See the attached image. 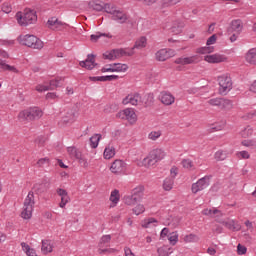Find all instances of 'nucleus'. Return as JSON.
Returning a JSON list of instances; mask_svg holds the SVG:
<instances>
[{"instance_id":"1","label":"nucleus","mask_w":256,"mask_h":256,"mask_svg":"<svg viewBox=\"0 0 256 256\" xmlns=\"http://www.w3.org/2000/svg\"><path fill=\"white\" fill-rule=\"evenodd\" d=\"M16 21L21 27L33 25V23H37V12L33 9L26 8L23 12L16 13Z\"/></svg>"},{"instance_id":"2","label":"nucleus","mask_w":256,"mask_h":256,"mask_svg":"<svg viewBox=\"0 0 256 256\" xmlns=\"http://www.w3.org/2000/svg\"><path fill=\"white\" fill-rule=\"evenodd\" d=\"M18 41L20 45H24L25 47H30V49L41 50L45 45L43 41H41V39L31 34L20 35L18 37Z\"/></svg>"},{"instance_id":"3","label":"nucleus","mask_w":256,"mask_h":256,"mask_svg":"<svg viewBox=\"0 0 256 256\" xmlns=\"http://www.w3.org/2000/svg\"><path fill=\"white\" fill-rule=\"evenodd\" d=\"M144 191L145 187L143 186H137L136 188L132 189L130 195H125L123 197L125 205L133 207V205H137V203H140V201L143 200Z\"/></svg>"},{"instance_id":"4","label":"nucleus","mask_w":256,"mask_h":256,"mask_svg":"<svg viewBox=\"0 0 256 256\" xmlns=\"http://www.w3.org/2000/svg\"><path fill=\"white\" fill-rule=\"evenodd\" d=\"M33 207H35V194L33 192H29L24 200L21 212L22 219H31V217H33Z\"/></svg>"},{"instance_id":"5","label":"nucleus","mask_w":256,"mask_h":256,"mask_svg":"<svg viewBox=\"0 0 256 256\" xmlns=\"http://www.w3.org/2000/svg\"><path fill=\"white\" fill-rule=\"evenodd\" d=\"M41 117H43V111L38 107L23 110L18 114L20 121H35L36 119H41Z\"/></svg>"},{"instance_id":"6","label":"nucleus","mask_w":256,"mask_h":256,"mask_svg":"<svg viewBox=\"0 0 256 256\" xmlns=\"http://www.w3.org/2000/svg\"><path fill=\"white\" fill-rule=\"evenodd\" d=\"M162 159H165V151L157 148L152 150L148 157L144 159V164L146 167H153V165L159 163V161H162Z\"/></svg>"},{"instance_id":"7","label":"nucleus","mask_w":256,"mask_h":256,"mask_svg":"<svg viewBox=\"0 0 256 256\" xmlns=\"http://www.w3.org/2000/svg\"><path fill=\"white\" fill-rule=\"evenodd\" d=\"M220 95H227L233 89V81L229 76L218 77Z\"/></svg>"},{"instance_id":"8","label":"nucleus","mask_w":256,"mask_h":256,"mask_svg":"<svg viewBox=\"0 0 256 256\" xmlns=\"http://www.w3.org/2000/svg\"><path fill=\"white\" fill-rule=\"evenodd\" d=\"M211 177V175H206L200 178L196 183H193L191 187L192 193L197 194L199 193V191L207 189L208 186L210 185Z\"/></svg>"},{"instance_id":"9","label":"nucleus","mask_w":256,"mask_h":256,"mask_svg":"<svg viewBox=\"0 0 256 256\" xmlns=\"http://www.w3.org/2000/svg\"><path fill=\"white\" fill-rule=\"evenodd\" d=\"M208 103L212 107H219L220 109H232L233 108V102L229 99L225 98H212L208 100Z\"/></svg>"},{"instance_id":"10","label":"nucleus","mask_w":256,"mask_h":256,"mask_svg":"<svg viewBox=\"0 0 256 256\" xmlns=\"http://www.w3.org/2000/svg\"><path fill=\"white\" fill-rule=\"evenodd\" d=\"M217 43V35L213 34L210 36L206 42L205 47H201L197 49V53L200 55H207L208 53H213L215 51V47L210 46V45H215Z\"/></svg>"},{"instance_id":"11","label":"nucleus","mask_w":256,"mask_h":256,"mask_svg":"<svg viewBox=\"0 0 256 256\" xmlns=\"http://www.w3.org/2000/svg\"><path fill=\"white\" fill-rule=\"evenodd\" d=\"M47 25L49 29H52V31H63V29H67L68 25L65 22H62L57 17H51L47 21Z\"/></svg>"},{"instance_id":"12","label":"nucleus","mask_w":256,"mask_h":256,"mask_svg":"<svg viewBox=\"0 0 256 256\" xmlns=\"http://www.w3.org/2000/svg\"><path fill=\"white\" fill-rule=\"evenodd\" d=\"M123 105H134L137 107V105H141L143 103V100L141 99V94L139 93H132L128 94L123 100Z\"/></svg>"},{"instance_id":"13","label":"nucleus","mask_w":256,"mask_h":256,"mask_svg":"<svg viewBox=\"0 0 256 256\" xmlns=\"http://www.w3.org/2000/svg\"><path fill=\"white\" fill-rule=\"evenodd\" d=\"M110 171L114 175H121V173L127 171V163L123 160H115L110 167Z\"/></svg>"},{"instance_id":"14","label":"nucleus","mask_w":256,"mask_h":256,"mask_svg":"<svg viewBox=\"0 0 256 256\" xmlns=\"http://www.w3.org/2000/svg\"><path fill=\"white\" fill-rule=\"evenodd\" d=\"M174 63L176 65H195V63H199V56H190V57H180L176 58Z\"/></svg>"},{"instance_id":"15","label":"nucleus","mask_w":256,"mask_h":256,"mask_svg":"<svg viewBox=\"0 0 256 256\" xmlns=\"http://www.w3.org/2000/svg\"><path fill=\"white\" fill-rule=\"evenodd\" d=\"M79 65L84 69H88V71L95 69V67H97V63H95V55L88 54L86 60L80 61Z\"/></svg>"},{"instance_id":"16","label":"nucleus","mask_w":256,"mask_h":256,"mask_svg":"<svg viewBox=\"0 0 256 256\" xmlns=\"http://www.w3.org/2000/svg\"><path fill=\"white\" fill-rule=\"evenodd\" d=\"M241 31H243V21L241 19L232 20L228 27V33H237V35H240Z\"/></svg>"},{"instance_id":"17","label":"nucleus","mask_w":256,"mask_h":256,"mask_svg":"<svg viewBox=\"0 0 256 256\" xmlns=\"http://www.w3.org/2000/svg\"><path fill=\"white\" fill-rule=\"evenodd\" d=\"M159 100L163 105H173L175 103V96L171 92L162 91L159 95Z\"/></svg>"},{"instance_id":"18","label":"nucleus","mask_w":256,"mask_h":256,"mask_svg":"<svg viewBox=\"0 0 256 256\" xmlns=\"http://www.w3.org/2000/svg\"><path fill=\"white\" fill-rule=\"evenodd\" d=\"M56 193L57 195H59V197H61V202L59 203V207H61V209H65V205H67V203L71 201V198L69 197V193H67V190L63 188H58L56 190Z\"/></svg>"},{"instance_id":"19","label":"nucleus","mask_w":256,"mask_h":256,"mask_svg":"<svg viewBox=\"0 0 256 256\" xmlns=\"http://www.w3.org/2000/svg\"><path fill=\"white\" fill-rule=\"evenodd\" d=\"M173 57V50L160 49L155 53L156 61H167Z\"/></svg>"},{"instance_id":"20","label":"nucleus","mask_w":256,"mask_h":256,"mask_svg":"<svg viewBox=\"0 0 256 256\" xmlns=\"http://www.w3.org/2000/svg\"><path fill=\"white\" fill-rule=\"evenodd\" d=\"M204 60L207 61V63H225V61H227V57L221 54H212L205 56Z\"/></svg>"},{"instance_id":"21","label":"nucleus","mask_w":256,"mask_h":256,"mask_svg":"<svg viewBox=\"0 0 256 256\" xmlns=\"http://www.w3.org/2000/svg\"><path fill=\"white\" fill-rule=\"evenodd\" d=\"M124 117L122 119H126L129 123H135L137 121V114H135V110L131 108L124 109L122 111Z\"/></svg>"},{"instance_id":"22","label":"nucleus","mask_w":256,"mask_h":256,"mask_svg":"<svg viewBox=\"0 0 256 256\" xmlns=\"http://www.w3.org/2000/svg\"><path fill=\"white\" fill-rule=\"evenodd\" d=\"M5 71H8L9 73H19V69L15 66H11L5 62V60L0 59V73H4Z\"/></svg>"},{"instance_id":"23","label":"nucleus","mask_w":256,"mask_h":256,"mask_svg":"<svg viewBox=\"0 0 256 256\" xmlns=\"http://www.w3.org/2000/svg\"><path fill=\"white\" fill-rule=\"evenodd\" d=\"M229 155H233V149L231 150H218L214 154V159L216 161H225Z\"/></svg>"},{"instance_id":"24","label":"nucleus","mask_w":256,"mask_h":256,"mask_svg":"<svg viewBox=\"0 0 256 256\" xmlns=\"http://www.w3.org/2000/svg\"><path fill=\"white\" fill-rule=\"evenodd\" d=\"M113 21H118V23H125L127 21V14L123 13L121 10H117L114 12V15L111 16Z\"/></svg>"},{"instance_id":"25","label":"nucleus","mask_w":256,"mask_h":256,"mask_svg":"<svg viewBox=\"0 0 256 256\" xmlns=\"http://www.w3.org/2000/svg\"><path fill=\"white\" fill-rule=\"evenodd\" d=\"M246 62L249 63V65H256V49L252 48L250 49L246 55H245Z\"/></svg>"},{"instance_id":"26","label":"nucleus","mask_w":256,"mask_h":256,"mask_svg":"<svg viewBox=\"0 0 256 256\" xmlns=\"http://www.w3.org/2000/svg\"><path fill=\"white\" fill-rule=\"evenodd\" d=\"M109 67H114L113 68L114 73H125V71L129 69V66L127 64H121V63L109 64Z\"/></svg>"},{"instance_id":"27","label":"nucleus","mask_w":256,"mask_h":256,"mask_svg":"<svg viewBox=\"0 0 256 256\" xmlns=\"http://www.w3.org/2000/svg\"><path fill=\"white\" fill-rule=\"evenodd\" d=\"M145 47H147V38L145 36H142L138 40H136L132 49L135 51V49H145Z\"/></svg>"},{"instance_id":"28","label":"nucleus","mask_w":256,"mask_h":256,"mask_svg":"<svg viewBox=\"0 0 256 256\" xmlns=\"http://www.w3.org/2000/svg\"><path fill=\"white\" fill-rule=\"evenodd\" d=\"M63 81H65V78H56L54 80H51L48 86L49 91H53V89L61 87V85H63Z\"/></svg>"},{"instance_id":"29","label":"nucleus","mask_w":256,"mask_h":256,"mask_svg":"<svg viewBox=\"0 0 256 256\" xmlns=\"http://www.w3.org/2000/svg\"><path fill=\"white\" fill-rule=\"evenodd\" d=\"M157 253L159 256H170L173 253V248L164 245L157 249Z\"/></svg>"},{"instance_id":"30","label":"nucleus","mask_w":256,"mask_h":256,"mask_svg":"<svg viewBox=\"0 0 256 256\" xmlns=\"http://www.w3.org/2000/svg\"><path fill=\"white\" fill-rule=\"evenodd\" d=\"M67 152L72 159H80L81 151H79L75 146H70L67 148Z\"/></svg>"},{"instance_id":"31","label":"nucleus","mask_w":256,"mask_h":256,"mask_svg":"<svg viewBox=\"0 0 256 256\" xmlns=\"http://www.w3.org/2000/svg\"><path fill=\"white\" fill-rule=\"evenodd\" d=\"M113 157H115V147L110 144L104 150V159H113Z\"/></svg>"},{"instance_id":"32","label":"nucleus","mask_w":256,"mask_h":256,"mask_svg":"<svg viewBox=\"0 0 256 256\" xmlns=\"http://www.w3.org/2000/svg\"><path fill=\"white\" fill-rule=\"evenodd\" d=\"M101 37H107L108 39H111L112 36L111 34L96 32L90 36V40L92 43H97Z\"/></svg>"},{"instance_id":"33","label":"nucleus","mask_w":256,"mask_h":256,"mask_svg":"<svg viewBox=\"0 0 256 256\" xmlns=\"http://www.w3.org/2000/svg\"><path fill=\"white\" fill-rule=\"evenodd\" d=\"M120 199H121V195L119 194V190L117 189L113 190L110 194V201L111 203H113V207H115L117 203H119Z\"/></svg>"},{"instance_id":"34","label":"nucleus","mask_w":256,"mask_h":256,"mask_svg":"<svg viewBox=\"0 0 256 256\" xmlns=\"http://www.w3.org/2000/svg\"><path fill=\"white\" fill-rule=\"evenodd\" d=\"M99 141H101V134H94L90 137V147L92 149H97V147H99Z\"/></svg>"},{"instance_id":"35","label":"nucleus","mask_w":256,"mask_h":256,"mask_svg":"<svg viewBox=\"0 0 256 256\" xmlns=\"http://www.w3.org/2000/svg\"><path fill=\"white\" fill-rule=\"evenodd\" d=\"M53 251V245H51V242L49 240H43L42 241V253L47 255V253H51Z\"/></svg>"},{"instance_id":"36","label":"nucleus","mask_w":256,"mask_h":256,"mask_svg":"<svg viewBox=\"0 0 256 256\" xmlns=\"http://www.w3.org/2000/svg\"><path fill=\"white\" fill-rule=\"evenodd\" d=\"M174 183H175V181L173 180V178H171V177L166 178L163 183L164 191H171V189H173Z\"/></svg>"},{"instance_id":"37","label":"nucleus","mask_w":256,"mask_h":256,"mask_svg":"<svg viewBox=\"0 0 256 256\" xmlns=\"http://www.w3.org/2000/svg\"><path fill=\"white\" fill-rule=\"evenodd\" d=\"M36 165L37 167H49V165H51V160L49 159V157L40 158L37 161Z\"/></svg>"},{"instance_id":"38","label":"nucleus","mask_w":256,"mask_h":256,"mask_svg":"<svg viewBox=\"0 0 256 256\" xmlns=\"http://www.w3.org/2000/svg\"><path fill=\"white\" fill-rule=\"evenodd\" d=\"M202 214L203 215H207V216H210V217H213L214 215H221V211H219V209L217 208H213V209H204L202 211Z\"/></svg>"},{"instance_id":"39","label":"nucleus","mask_w":256,"mask_h":256,"mask_svg":"<svg viewBox=\"0 0 256 256\" xmlns=\"http://www.w3.org/2000/svg\"><path fill=\"white\" fill-rule=\"evenodd\" d=\"M89 7L90 9H93V11H104L105 5L99 2H90Z\"/></svg>"},{"instance_id":"40","label":"nucleus","mask_w":256,"mask_h":256,"mask_svg":"<svg viewBox=\"0 0 256 256\" xmlns=\"http://www.w3.org/2000/svg\"><path fill=\"white\" fill-rule=\"evenodd\" d=\"M177 3H181V0H162V7L165 9L167 7H173L177 5Z\"/></svg>"},{"instance_id":"41","label":"nucleus","mask_w":256,"mask_h":256,"mask_svg":"<svg viewBox=\"0 0 256 256\" xmlns=\"http://www.w3.org/2000/svg\"><path fill=\"white\" fill-rule=\"evenodd\" d=\"M185 243H197L199 241V236L195 234H189L184 237Z\"/></svg>"},{"instance_id":"42","label":"nucleus","mask_w":256,"mask_h":256,"mask_svg":"<svg viewBox=\"0 0 256 256\" xmlns=\"http://www.w3.org/2000/svg\"><path fill=\"white\" fill-rule=\"evenodd\" d=\"M104 11L105 13H109L110 15H114V13L117 11V7L112 4H104Z\"/></svg>"},{"instance_id":"43","label":"nucleus","mask_w":256,"mask_h":256,"mask_svg":"<svg viewBox=\"0 0 256 256\" xmlns=\"http://www.w3.org/2000/svg\"><path fill=\"white\" fill-rule=\"evenodd\" d=\"M240 134H241V137H243L244 139H247V137H251V135H253V128L248 126L244 130H242Z\"/></svg>"},{"instance_id":"44","label":"nucleus","mask_w":256,"mask_h":256,"mask_svg":"<svg viewBox=\"0 0 256 256\" xmlns=\"http://www.w3.org/2000/svg\"><path fill=\"white\" fill-rule=\"evenodd\" d=\"M168 241L170 244L172 245H177L178 241H179V234H177V232H173L169 237H168Z\"/></svg>"},{"instance_id":"45","label":"nucleus","mask_w":256,"mask_h":256,"mask_svg":"<svg viewBox=\"0 0 256 256\" xmlns=\"http://www.w3.org/2000/svg\"><path fill=\"white\" fill-rule=\"evenodd\" d=\"M221 223L230 231H235V220L222 221Z\"/></svg>"},{"instance_id":"46","label":"nucleus","mask_w":256,"mask_h":256,"mask_svg":"<svg viewBox=\"0 0 256 256\" xmlns=\"http://www.w3.org/2000/svg\"><path fill=\"white\" fill-rule=\"evenodd\" d=\"M122 51V57H133V55H135V50H133V48L129 49V48H121Z\"/></svg>"},{"instance_id":"47","label":"nucleus","mask_w":256,"mask_h":256,"mask_svg":"<svg viewBox=\"0 0 256 256\" xmlns=\"http://www.w3.org/2000/svg\"><path fill=\"white\" fill-rule=\"evenodd\" d=\"M111 235H103L100 239L99 247H105L107 243H110Z\"/></svg>"},{"instance_id":"48","label":"nucleus","mask_w":256,"mask_h":256,"mask_svg":"<svg viewBox=\"0 0 256 256\" xmlns=\"http://www.w3.org/2000/svg\"><path fill=\"white\" fill-rule=\"evenodd\" d=\"M133 213L135 215H141V213H145V206L143 204H138L135 208H133Z\"/></svg>"},{"instance_id":"49","label":"nucleus","mask_w":256,"mask_h":256,"mask_svg":"<svg viewBox=\"0 0 256 256\" xmlns=\"http://www.w3.org/2000/svg\"><path fill=\"white\" fill-rule=\"evenodd\" d=\"M171 33H174V35H179L183 31V24H180L178 26H172L170 28Z\"/></svg>"},{"instance_id":"50","label":"nucleus","mask_w":256,"mask_h":256,"mask_svg":"<svg viewBox=\"0 0 256 256\" xmlns=\"http://www.w3.org/2000/svg\"><path fill=\"white\" fill-rule=\"evenodd\" d=\"M34 190L37 193H45V191H47V188L45 187V184H35Z\"/></svg>"},{"instance_id":"51","label":"nucleus","mask_w":256,"mask_h":256,"mask_svg":"<svg viewBox=\"0 0 256 256\" xmlns=\"http://www.w3.org/2000/svg\"><path fill=\"white\" fill-rule=\"evenodd\" d=\"M152 223H157V220L155 218H149L148 220L144 221V223L142 224V227H144V229H149Z\"/></svg>"},{"instance_id":"52","label":"nucleus","mask_w":256,"mask_h":256,"mask_svg":"<svg viewBox=\"0 0 256 256\" xmlns=\"http://www.w3.org/2000/svg\"><path fill=\"white\" fill-rule=\"evenodd\" d=\"M160 137H161V132L160 131L151 132L148 135V139H151V141H157V139H159Z\"/></svg>"},{"instance_id":"53","label":"nucleus","mask_w":256,"mask_h":256,"mask_svg":"<svg viewBox=\"0 0 256 256\" xmlns=\"http://www.w3.org/2000/svg\"><path fill=\"white\" fill-rule=\"evenodd\" d=\"M104 59H108L109 61H115V53L114 50H111L110 52H106L103 54Z\"/></svg>"},{"instance_id":"54","label":"nucleus","mask_w":256,"mask_h":256,"mask_svg":"<svg viewBox=\"0 0 256 256\" xmlns=\"http://www.w3.org/2000/svg\"><path fill=\"white\" fill-rule=\"evenodd\" d=\"M236 156L238 157V159H249V157H251V155H249V152L247 151L237 152Z\"/></svg>"},{"instance_id":"55","label":"nucleus","mask_w":256,"mask_h":256,"mask_svg":"<svg viewBox=\"0 0 256 256\" xmlns=\"http://www.w3.org/2000/svg\"><path fill=\"white\" fill-rule=\"evenodd\" d=\"M244 147H256V140H244L242 141Z\"/></svg>"},{"instance_id":"56","label":"nucleus","mask_w":256,"mask_h":256,"mask_svg":"<svg viewBox=\"0 0 256 256\" xmlns=\"http://www.w3.org/2000/svg\"><path fill=\"white\" fill-rule=\"evenodd\" d=\"M154 96L153 94H147L146 95V101L144 102L146 107H149L150 105H153Z\"/></svg>"},{"instance_id":"57","label":"nucleus","mask_w":256,"mask_h":256,"mask_svg":"<svg viewBox=\"0 0 256 256\" xmlns=\"http://www.w3.org/2000/svg\"><path fill=\"white\" fill-rule=\"evenodd\" d=\"M237 253L238 255H245V253H247V247H245L244 245L238 244Z\"/></svg>"},{"instance_id":"58","label":"nucleus","mask_w":256,"mask_h":256,"mask_svg":"<svg viewBox=\"0 0 256 256\" xmlns=\"http://www.w3.org/2000/svg\"><path fill=\"white\" fill-rule=\"evenodd\" d=\"M182 165H183L184 169H191V167H193V161H191L189 159H184L182 161Z\"/></svg>"},{"instance_id":"59","label":"nucleus","mask_w":256,"mask_h":256,"mask_svg":"<svg viewBox=\"0 0 256 256\" xmlns=\"http://www.w3.org/2000/svg\"><path fill=\"white\" fill-rule=\"evenodd\" d=\"M35 89L38 91V93H43L44 91H49V86L38 84Z\"/></svg>"},{"instance_id":"60","label":"nucleus","mask_w":256,"mask_h":256,"mask_svg":"<svg viewBox=\"0 0 256 256\" xmlns=\"http://www.w3.org/2000/svg\"><path fill=\"white\" fill-rule=\"evenodd\" d=\"M83 167H89L87 159L83 158V154L80 153V158H76Z\"/></svg>"},{"instance_id":"61","label":"nucleus","mask_w":256,"mask_h":256,"mask_svg":"<svg viewBox=\"0 0 256 256\" xmlns=\"http://www.w3.org/2000/svg\"><path fill=\"white\" fill-rule=\"evenodd\" d=\"M117 79H119L118 75L104 76V82H107V81H117Z\"/></svg>"},{"instance_id":"62","label":"nucleus","mask_w":256,"mask_h":256,"mask_svg":"<svg viewBox=\"0 0 256 256\" xmlns=\"http://www.w3.org/2000/svg\"><path fill=\"white\" fill-rule=\"evenodd\" d=\"M2 11H3V13H7V14L11 13V11H12L11 5L4 3L2 5Z\"/></svg>"},{"instance_id":"63","label":"nucleus","mask_w":256,"mask_h":256,"mask_svg":"<svg viewBox=\"0 0 256 256\" xmlns=\"http://www.w3.org/2000/svg\"><path fill=\"white\" fill-rule=\"evenodd\" d=\"M90 81H102L105 82V76H90Z\"/></svg>"},{"instance_id":"64","label":"nucleus","mask_w":256,"mask_h":256,"mask_svg":"<svg viewBox=\"0 0 256 256\" xmlns=\"http://www.w3.org/2000/svg\"><path fill=\"white\" fill-rule=\"evenodd\" d=\"M124 253H125V256H135V254L133 253V251H131V248L129 247L124 248Z\"/></svg>"}]
</instances>
